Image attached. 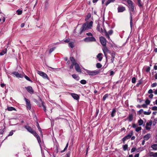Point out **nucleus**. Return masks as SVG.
I'll return each instance as SVG.
<instances>
[{"mask_svg":"<svg viewBox=\"0 0 157 157\" xmlns=\"http://www.w3.org/2000/svg\"><path fill=\"white\" fill-rule=\"evenodd\" d=\"M91 15L90 14H88L86 16L85 20L86 22L84 24L81 28L80 31V34H81L83 32L86 30L90 29L93 26V22L90 21L89 22L87 21L91 17Z\"/></svg>","mask_w":157,"mask_h":157,"instance_id":"1","label":"nucleus"},{"mask_svg":"<svg viewBox=\"0 0 157 157\" xmlns=\"http://www.w3.org/2000/svg\"><path fill=\"white\" fill-rule=\"evenodd\" d=\"M127 2L128 5L129 12L130 14V25L131 29H132L133 26L132 18L135 15V12L134 10V6L131 0H127Z\"/></svg>","mask_w":157,"mask_h":157,"instance_id":"2","label":"nucleus"},{"mask_svg":"<svg viewBox=\"0 0 157 157\" xmlns=\"http://www.w3.org/2000/svg\"><path fill=\"white\" fill-rule=\"evenodd\" d=\"M88 74L90 75L94 76L98 74L100 71L99 70H96L95 71H91L86 69H84Z\"/></svg>","mask_w":157,"mask_h":157,"instance_id":"3","label":"nucleus"},{"mask_svg":"<svg viewBox=\"0 0 157 157\" xmlns=\"http://www.w3.org/2000/svg\"><path fill=\"white\" fill-rule=\"evenodd\" d=\"M96 40L95 38L93 36L86 37L84 39V41L86 42H94Z\"/></svg>","mask_w":157,"mask_h":157,"instance_id":"4","label":"nucleus"},{"mask_svg":"<svg viewBox=\"0 0 157 157\" xmlns=\"http://www.w3.org/2000/svg\"><path fill=\"white\" fill-rule=\"evenodd\" d=\"M133 135V131H131L127 135L123 137L122 139V141L124 143H125V141L127 139H128L131 138Z\"/></svg>","mask_w":157,"mask_h":157,"instance_id":"5","label":"nucleus"},{"mask_svg":"<svg viewBox=\"0 0 157 157\" xmlns=\"http://www.w3.org/2000/svg\"><path fill=\"white\" fill-rule=\"evenodd\" d=\"M24 99L26 102L27 109L29 110H30L31 109V106L30 101L25 98Z\"/></svg>","mask_w":157,"mask_h":157,"instance_id":"6","label":"nucleus"},{"mask_svg":"<svg viewBox=\"0 0 157 157\" xmlns=\"http://www.w3.org/2000/svg\"><path fill=\"white\" fill-rule=\"evenodd\" d=\"M24 127L29 132L31 133L33 135L34 134H35V132H36L33 130L29 126L26 125Z\"/></svg>","mask_w":157,"mask_h":157,"instance_id":"7","label":"nucleus"},{"mask_svg":"<svg viewBox=\"0 0 157 157\" xmlns=\"http://www.w3.org/2000/svg\"><path fill=\"white\" fill-rule=\"evenodd\" d=\"M100 40L101 44L103 46H105L106 44V39L103 36L100 37Z\"/></svg>","mask_w":157,"mask_h":157,"instance_id":"8","label":"nucleus"},{"mask_svg":"<svg viewBox=\"0 0 157 157\" xmlns=\"http://www.w3.org/2000/svg\"><path fill=\"white\" fill-rule=\"evenodd\" d=\"M37 72L38 75L44 78H48V77L47 75L45 73L40 71H38Z\"/></svg>","mask_w":157,"mask_h":157,"instance_id":"9","label":"nucleus"},{"mask_svg":"<svg viewBox=\"0 0 157 157\" xmlns=\"http://www.w3.org/2000/svg\"><path fill=\"white\" fill-rule=\"evenodd\" d=\"M105 33V35L106 37H107L108 39H110V37L109 35H111L113 33V31L112 30H109L108 32H107L105 29H104Z\"/></svg>","mask_w":157,"mask_h":157,"instance_id":"10","label":"nucleus"},{"mask_svg":"<svg viewBox=\"0 0 157 157\" xmlns=\"http://www.w3.org/2000/svg\"><path fill=\"white\" fill-rule=\"evenodd\" d=\"M27 91L30 94H33L34 93V90L31 86H29L25 87Z\"/></svg>","mask_w":157,"mask_h":157,"instance_id":"11","label":"nucleus"},{"mask_svg":"<svg viewBox=\"0 0 157 157\" xmlns=\"http://www.w3.org/2000/svg\"><path fill=\"white\" fill-rule=\"evenodd\" d=\"M75 69L77 72L81 73L82 71L80 68L79 65L77 63L75 64Z\"/></svg>","mask_w":157,"mask_h":157,"instance_id":"12","label":"nucleus"},{"mask_svg":"<svg viewBox=\"0 0 157 157\" xmlns=\"http://www.w3.org/2000/svg\"><path fill=\"white\" fill-rule=\"evenodd\" d=\"M33 135L36 137L38 143H39V144L40 145V147L41 148V145H40V143H41V141L40 140V137L37 134V133L36 132L35 134H34Z\"/></svg>","mask_w":157,"mask_h":157,"instance_id":"13","label":"nucleus"},{"mask_svg":"<svg viewBox=\"0 0 157 157\" xmlns=\"http://www.w3.org/2000/svg\"><path fill=\"white\" fill-rule=\"evenodd\" d=\"M33 135L36 137L38 143H39V144L40 145V147L41 148V145H40V143H41V141L40 140V137L37 134V133L36 132L35 134H34Z\"/></svg>","mask_w":157,"mask_h":157,"instance_id":"14","label":"nucleus"},{"mask_svg":"<svg viewBox=\"0 0 157 157\" xmlns=\"http://www.w3.org/2000/svg\"><path fill=\"white\" fill-rule=\"evenodd\" d=\"M71 95L73 98L76 100H78L79 98V97L78 95L75 94V93H71Z\"/></svg>","mask_w":157,"mask_h":157,"instance_id":"15","label":"nucleus"},{"mask_svg":"<svg viewBox=\"0 0 157 157\" xmlns=\"http://www.w3.org/2000/svg\"><path fill=\"white\" fill-rule=\"evenodd\" d=\"M110 55L111 56V63H113L114 60L116 53L113 52L110 53Z\"/></svg>","mask_w":157,"mask_h":157,"instance_id":"16","label":"nucleus"},{"mask_svg":"<svg viewBox=\"0 0 157 157\" xmlns=\"http://www.w3.org/2000/svg\"><path fill=\"white\" fill-rule=\"evenodd\" d=\"M152 124V122H147L145 126V128L146 130H150L151 128V126Z\"/></svg>","mask_w":157,"mask_h":157,"instance_id":"17","label":"nucleus"},{"mask_svg":"<svg viewBox=\"0 0 157 157\" xmlns=\"http://www.w3.org/2000/svg\"><path fill=\"white\" fill-rule=\"evenodd\" d=\"M125 10V8L123 6H119L117 8L118 12V13L122 12Z\"/></svg>","mask_w":157,"mask_h":157,"instance_id":"18","label":"nucleus"},{"mask_svg":"<svg viewBox=\"0 0 157 157\" xmlns=\"http://www.w3.org/2000/svg\"><path fill=\"white\" fill-rule=\"evenodd\" d=\"M104 46V47L103 48L102 50L105 56H107V53L108 52L109 50L107 47L106 46Z\"/></svg>","mask_w":157,"mask_h":157,"instance_id":"19","label":"nucleus"},{"mask_svg":"<svg viewBox=\"0 0 157 157\" xmlns=\"http://www.w3.org/2000/svg\"><path fill=\"white\" fill-rule=\"evenodd\" d=\"M97 29L99 32L101 33H103L105 32L104 29H103L102 28H100L99 24L97 25Z\"/></svg>","mask_w":157,"mask_h":157,"instance_id":"20","label":"nucleus"},{"mask_svg":"<svg viewBox=\"0 0 157 157\" xmlns=\"http://www.w3.org/2000/svg\"><path fill=\"white\" fill-rule=\"evenodd\" d=\"M12 74L15 75L17 77L21 78V75L20 74H19L17 72L14 71L13 72Z\"/></svg>","mask_w":157,"mask_h":157,"instance_id":"21","label":"nucleus"},{"mask_svg":"<svg viewBox=\"0 0 157 157\" xmlns=\"http://www.w3.org/2000/svg\"><path fill=\"white\" fill-rule=\"evenodd\" d=\"M133 119V115L132 114H129L127 118V119L128 120L129 122L132 121Z\"/></svg>","mask_w":157,"mask_h":157,"instance_id":"22","label":"nucleus"},{"mask_svg":"<svg viewBox=\"0 0 157 157\" xmlns=\"http://www.w3.org/2000/svg\"><path fill=\"white\" fill-rule=\"evenodd\" d=\"M151 135L150 134H147L144 136V140H147L150 138L151 137Z\"/></svg>","mask_w":157,"mask_h":157,"instance_id":"23","label":"nucleus"},{"mask_svg":"<svg viewBox=\"0 0 157 157\" xmlns=\"http://www.w3.org/2000/svg\"><path fill=\"white\" fill-rule=\"evenodd\" d=\"M59 146L58 144H57L55 145V152L56 154L57 153L59 152Z\"/></svg>","mask_w":157,"mask_h":157,"instance_id":"24","label":"nucleus"},{"mask_svg":"<svg viewBox=\"0 0 157 157\" xmlns=\"http://www.w3.org/2000/svg\"><path fill=\"white\" fill-rule=\"evenodd\" d=\"M102 54L101 53H99L97 56V58L100 61H101V60L102 59Z\"/></svg>","mask_w":157,"mask_h":157,"instance_id":"25","label":"nucleus"},{"mask_svg":"<svg viewBox=\"0 0 157 157\" xmlns=\"http://www.w3.org/2000/svg\"><path fill=\"white\" fill-rule=\"evenodd\" d=\"M36 126H37V128L38 129L39 131L40 132V134L41 135V136H43L42 131L41 129L40 126L38 122H37L36 123Z\"/></svg>","mask_w":157,"mask_h":157,"instance_id":"26","label":"nucleus"},{"mask_svg":"<svg viewBox=\"0 0 157 157\" xmlns=\"http://www.w3.org/2000/svg\"><path fill=\"white\" fill-rule=\"evenodd\" d=\"M115 0H108L105 4V6H107L109 4L114 2Z\"/></svg>","mask_w":157,"mask_h":157,"instance_id":"27","label":"nucleus"},{"mask_svg":"<svg viewBox=\"0 0 157 157\" xmlns=\"http://www.w3.org/2000/svg\"><path fill=\"white\" fill-rule=\"evenodd\" d=\"M72 77L77 80H78L79 79V77L76 75L73 74L72 75Z\"/></svg>","mask_w":157,"mask_h":157,"instance_id":"28","label":"nucleus"},{"mask_svg":"<svg viewBox=\"0 0 157 157\" xmlns=\"http://www.w3.org/2000/svg\"><path fill=\"white\" fill-rule=\"evenodd\" d=\"M7 52V49L5 48L0 53V56H3L6 54Z\"/></svg>","mask_w":157,"mask_h":157,"instance_id":"29","label":"nucleus"},{"mask_svg":"<svg viewBox=\"0 0 157 157\" xmlns=\"http://www.w3.org/2000/svg\"><path fill=\"white\" fill-rule=\"evenodd\" d=\"M151 147L153 150H157V144H154Z\"/></svg>","mask_w":157,"mask_h":157,"instance_id":"30","label":"nucleus"},{"mask_svg":"<svg viewBox=\"0 0 157 157\" xmlns=\"http://www.w3.org/2000/svg\"><path fill=\"white\" fill-rule=\"evenodd\" d=\"M116 112V111L115 109H113L111 113V117H113L115 116Z\"/></svg>","mask_w":157,"mask_h":157,"instance_id":"31","label":"nucleus"},{"mask_svg":"<svg viewBox=\"0 0 157 157\" xmlns=\"http://www.w3.org/2000/svg\"><path fill=\"white\" fill-rule=\"evenodd\" d=\"M70 59L72 63H77L76 62L75 60V59L73 57H70Z\"/></svg>","mask_w":157,"mask_h":157,"instance_id":"32","label":"nucleus"},{"mask_svg":"<svg viewBox=\"0 0 157 157\" xmlns=\"http://www.w3.org/2000/svg\"><path fill=\"white\" fill-rule=\"evenodd\" d=\"M7 109L9 111H12L13 110L16 111V109L12 107H9L7 108Z\"/></svg>","mask_w":157,"mask_h":157,"instance_id":"33","label":"nucleus"},{"mask_svg":"<svg viewBox=\"0 0 157 157\" xmlns=\"http://www.w3.org/2000/svg\"><path fill=\"white\" fill-rule=\"evenodd\" d=\"M68 144H69L68 142L67 143V144H66V145L65 148L63 149V150H62L60 151L61 153H63V152H64L67 149L68 147Z\"/></svg>","mask_w":157,"mask_h":157,"instance_id":"34","label":"nucleus"},{"mask_svg":"<svg viewBox=\"0 0 157 157\" xmlns=\"http://www.w3.org/2000/svg\"><path fill=\"white\" fill-rule=\"evenodd\" d=\"M68 144H69L68 142L67 143V144H66V145L65 148L63 149V150H62L60 151L61 153H63V152H64L67 149L68 147Z\"/></svg>","mask_w":157,"mask_h":157,"instance_id":"35","label":"nucleus"},{"mask_svg":"<svg viewBox=\"0 0 157 157\" xmlns=\"http://www.w3.org/2000/svg\"><path fill=\"white\" fill-rule=\"evenodd\" d=\"M68 144H69L68 142L67 143V144H66V145L65 148L63 149V150H62L60 151L61 153H63V152H64L67 149L68 147Z\"/></svg>","mask_w":157,"mask_h":157,"instance_id":"36","label":"nucleus"},{"mask_svg":"<svg viewBox=\"0 0 157 157\" xmlns=\"http://www.w3.org/2000/svg\"><path fill=\"white\" fill-rule=\"evenodd\" d=\"M68 144H69L68 142L67 143V144H66V145L65 148L63 149V150H62L60 151L61 153H63V152H64L67 149L68 147Z\"/></svg>","mask_w":157,"mask_h":157,"instance_id":"37","label":"nucleus"},{"mask_svg":"<svg viewBox=\"0 0 157 157\" xmlns=\"http://www.w3.org/2000/svg\"><path fill=\"white\" fill-rule=\"evenodd\" d=\"M138 123L139 126H141L143 123V121L140 119L138 121Z\"/></svg>","mask_w":157,"mask_h":157,"instance_id":"38","label":"nucleus"},{"mask_svg":"<svg viewBox=\"0 0 157 157\" xmlns=\"http://www.w3.org/2000/svg\"><path fill=\"white\" fill-rule=\"evenodd\" d=\"M108 96L109 94H105L103 97V101H104L106 99V98H108Z\"/></svg>","mask_w":157,"mask_h":157,"instance_id":"39","label":"nucleus"},{"mask_svg":"<svg viewBox=\"0 0 157 157\" xmlns=\"http://www.w3.org/2000/svg\"><path fill=\"white\" fill-rule=\"evenodd\" d=\"M128 145L127 144H126L123 146V150L124 151H126L128 148Z\"/></svg>","mask_w":157,"mask_h":157,"instance_id":"40","label":"nucleus"},{"mask_svg":"<svg viewBox=\"0 0 157 157\" xmlns=\"http://www.w3.org/2000/svg\"><path fill=\"white\" fill-rule=\"evenodd\" d=\"M15 132V130H12L9 133L8 136H12L13 134V132Z\"/></svg>","mask_w":157,"mask_h":157,"instance_id":"41","label":"nucleus"},{"mask_svg":"<svg viewBox=\"0 0 157 157\" xmlns=\"http://www.w3.org/2000/svg\"><path fill=\"white\" fill-rule=\"evenodd\" d=\"M96 67L98 68H100L102 67V65L100 63H97L96 64Z\"/></svg>","mask_w":157,"mask_h":157,"instance_id":"42","label":"nucleus"},{"mask_svg":"<svg viewBox=\"0 0 157 157\" xmlns=\"http://www.w3.org/2000/svg\"><path fill=\"white\" fill-rule=\"evenodd\" d=\"M80 82L82 84H85L86 83V81L85 80H82L80 81Z\"/></svg>","mask_w":157,"mask_h":157,"instance_id":"43","label":"nucleus"},{"mask_svg":"<svg viewBox=\"0 0 157 157\" xmlns=\"http://www.w3.org/2000/svg\"><path fill=\"white\" fill-rule=\"evenodd\" d=\"M68 44L69 47L72 48L74 47V44L72 42L69 43Z\"/></svg>","mask_w":157,"mask_h":157,"instance_id":"44","label":"nucleus"},{"mask_svg":"<svg viewBox=\"0 0 157 157\" xmlns=\"http://www.w3.org/2000/svg\"><path fill=\"white\" fill-rule=\"evenodd\" d=\"M25 78L28 81H29L31 82H32V81L30 79V78L27 76L25 75Z\"/></svg>","mask_w":157,"mask_h":157,"instance_id":"45","label":"nucleus"},{"mask_svg":"<svg viewBox=\"0 0 157 157\" xmlns=\"http://www.w3.org/2000/svg\"><path fill=\"white\" fill-rule=\"evenodd\" d=\"M17 14L18 15H21L22 13V11L21 10H17L16 11Z\"/></svg>","mask_w":157,"mask_h":157,"instance_id":"46","label":"nucleus"},{"mask_svg":"<svg viewBox=\"0 0 157 157\" xmlns=\"http://www.w3.org/2000/svg\"><path fill=\"white\" fill-rule=\"evenodd\" d=\"M145 103L147 105H149L150 104V101L148 99H147L145 100Z\"/></svg>","mask_w":157,"mask_h":157,"instance_id":"47","label":"nucleus"},{"mask_svg":"<svg viewBox=\"0 0 157 157\" xmlns=\"http://www.w3.org/2000/svg\"><path fill=\"white\" fill-rule=\"evenodd\" d=\"M55 47H54L50 49L49 51V54H51L53 51L55 49Z\"/></svg>","mask_w":157,"mask_h":157,"instance_id":"48","label":"nucleus"},{"mask_svg":"<svg viewBox=\"0 0 157 157\" xmlns=\"http://www.w3.org/2000/svg\"><path fill=\"white\" fill-rule=\"evenodd\" d=\"M132 82L133 83H134L136 82V78L135 77H133L132 78Z\"/></svg>","mask_w":157,"mask_h":157,"instance_id":"49","label":"nucleus"},{"mask_svg":"<svg viewBox=\"0 0 157 157\" xmlns=\"http://www.w3.org/2000/svg\"><path fill=\"white\" fill-rule=\"evenodd\" d=\"M141 129V127H138L136 128V132H138Z\"/></svg>","mask_w":157,"mask_h":157,"instance_id":"50","label":"nucleus"},{"mask_svg":"<svg viewBox=\"0 0 157 157\" xmlns=\"http://www.w3.org/2000/svg\"><path fill=\"white\" fill-rule=\"evenodd\" d=\"M42 106L43 107V109L44 110V111L45 112H46V107L44 105V103L43 102H42Z\"/></svg>","mask_w":157,"mask_h":157,"instance_id":"51","label":"nucleus"},{"mask_svg":"<svg viewBox=\"0 0 157 157\" xmlns=\"http://www.w3.org/2000/svg\"><path fill=\"white\" fill-rule=\"evenodd\" d=\"M138 1V6H139L141 7L142 6V5L141 4V0H137Z\"/></svg>","mask_w":157,"mask_h":157,"instance_id":"52","label":"nucleus"},{"mask_svg":"<svg viewBox=\"0 0 157 157\" xmlns=\"http://www.w3.org/2000/svg\"><path fill=\"white\" fill-rule=\"evenodd\" d=\"M150 70V67H147L146 69V71L147 72H149Z\"/></svg>","mask_w":157,"mask_h":157,"instance_id":"53","label":"nucleus"},{"mask_svg":"<svg viewBox=\"0 0 157 157\" xmlns=\"http://www.w3.org/2000/svg\"><path fill=\"white\" fill-rule=\"evenodd\" d=\"M75 64L76 63H72L71 65L70 66V69H72L73 68L74 65H75Z\"/></svg>","mask_w":157,"mask_h":157,"instance_id":"54","label":"nucleus"},{"mask_svg":"<svg viewBox=\"0 0 157 157\" xmlns=\"http://www.w3.org/2000/svg\"><path fill=\"white\" fill-rule=\"evenodd\" d=\"M157 85V83L156 82L152 84L151 85V86L152 87H154L156 86Z\"/></svg>","mask_w":157,"mask_h":157,"instance_id":"55","label":"nucleus"},{"mask_svg":"<svg viewBox=\"0 0 157 157\" xmlns=\"http://www.w3.org/2000/svg\"><path fill=\"white\" fill-rule=\"evenodd\" d=\"M86 35L88 36H93L92 34L90 33H86Z\"/></svg>","mask_w":157,"mask_h":157,"instance_id":"56","label":"nucleus"},{"mask_svg":"<svg viewBox=\"0 0 157 157\" xmlns=\"http://www.w3.org/2000/svg\"><path fill=\"white\" fill-rule=\"evenodd\" d=\"M152 109L153 110H157V107L154 106L152 108Z\"/></svg>","mask_w":157,"mask_h":157,"instance_id":"57","label":"nucleus"},{"mask_svg":"<svg viewBox=\"0 0 157 157\" xmlns=\"http://www.w3.org/2000/svg\"><path fill=\"white\" fill-rule=\"evenodd\" d=\"M136 148L135 147H133L132 148L131 150V152L132 153L135 151L136 150Z\"/></svg>","mask_w":157,"mask_h":157,"instance_id":"58","label":"nucleus"},{"mask_svg":"<svg viewBox=\"0 0 157 157\" xmlns=\"http://www.w3.org/2000/svg\"><path fill=\"white\" fill-rule=\"evenodd\" d=\"M143 112V109H141L140 110L138 111V113L139 114H141Z\"/></svg>","mask_w":157,"mask_h":157,"instance_id":"59","label":"nucleus"},{"mask_svg":"<svg viewBox=\"0 0 157 157\" xmlns=\"http://www.w3.org/2000/svg\"><path fill=\"white\" fill-rule=\"evenodd\" d=\"M141 107L144 108H146L147 107V106L146 104H143L141 105Z\"/></svg>","mask_w":157,"mask_h":157,"instance_id":"60","label":"nucleus"},{"mask_svg":"<svg viewBox=\"0 0 157 157\" xmlns=\"http://www.w3.org/2000/svg\"><path fill=\"white\" fill-rule=\"evenodd\" d=\"M148 93L149 94H151L153 93V91L152 89H150L148 92Z\"/></svg>","mask_w":157,"mask_h":157,"instance_id":"61","label":"nucleus"},{"mask_svg":"<svg viewBox=\"0 0 157 157\" xmlns=\"http://www.w3.org/2000/svg\"><path fill=\"white\" fill-rule=\"evenodd\" d=\"M70 153L68 152L66 154V157H70Z\"/></svg>","mask_w":157,"mask_h":157,"instance_id":"62","label":"nucleus"},{"mask_svg":"<svg viewBox=\"0 0 157 157\" xmlns=\"http://www.w3.org/2000/svg\"><path fill=\"white\" fill-rule=\"evenodd\" d=\"M144 115H149L150 114H149V113L146 111H144Z\"/></svg>","mask_w":157,"mask_h":157,"instance_id":"63","label":"nucleus"},{"mask_svg":"<svg viewBox=\"0 0 157 157\" xmlns=\"http://www.w3.org/2000/svg\"><path fill=\"white\" fill-rule=\"evenodd\" d=\"M70 41V39H66L64 40V41L66 43H68Z\"/></svg>","mask_w":157,"mask_h":157,"instance_id":"64","label":"nucleus"}]
</instances>
